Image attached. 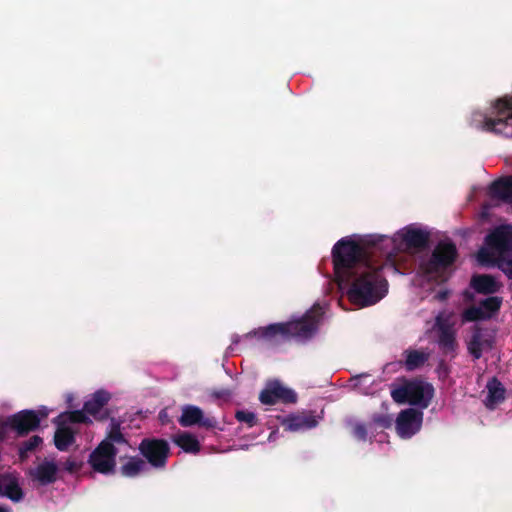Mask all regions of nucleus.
<instances>
[{
    "instance_id": "obj_1",
    "label": "nucleus",
    "mask_w": 512,
    "mask_h": 512,
    "mask_svg": "<svg viewBox=\"0 0 512 512\" xmlns=\"http://www.w3.org/2000/svg\"><path fill=\"white\" fill-rule=\"evenodd\" d=\"M395 240L370 235L360 241L350 237L338 240L332 248L333 269L338 285L355 305L367 307L379 302L388 291L383 270L396 271Z\"/></svg>"
},
{
    "instance_id": "obj_2",
    "label": "nucleus",
    "mask_w": 512,
    "mask_h": 512,
    "mask_svg": "<svg viewBox=\"0 0 512 512\" xmlns=\"http://www.w3.org/2000/svg\"><path fill=\"white\" fill-rule=\"evenodd\" d=\"M323 311L319 305H314L301 318L288 322L273 323L259 327L247 333V337L264 339L272 343L289 341L291 339L307 340L317 331Z\"/></svg>"
},
{
    "instance_id": "obj_3",
    "label": "nucleus",
    "mask_w": 512,
    "mask_h": 512,
    "mask_svg": "<svg viewBox=\"0 0 512 512\" xmlns=\"http://www.w3.org/2000/svg\"><path fill=\"white\" fill-rule=\"evenodd\" d=\"M434 396L432 384L419 379L405 380L391 390V397L398 404H410L422 409L427 408Z\"/></svg>"
},
{
    "instance_id": "obj_4",
    "label": "nucleus",
    "mask_w": 512,
    "mask_h": 512,
    "mask_svg": "<svg viewBox=\"0 0 512 512\" xmlns=\"http://www.w3.org/2000/svg\"><path fill=\"white\" fill-rule=\"evenodd\" d=\"M458 256L456 245L451 241H440L434 248L431 257L420 264L422 272L440 281H446V270L453 265Z\"/></svg>"
},
{
    "instance_id": "obj_5",
    "label": "nucleus",
    "mask_w": 512,
    "mask_h": 512,
    "mask_svg": "<svg viewBox=\"0 0 512 512\" xmlns=\"http://www.w3.org/2000/svg\"><path fill=\"white\" fill-rule=\"evenodd\" d=\"M493 116L485 117L482 128L496 135L512 137V96L495 102Z\"/></svg>"
},
{
    "instance_id": "obj_6",
    "label": "nucleus",
    "mask_w": 512,
    "mask_h": 512,
    "mask_svg": "<svg viewBox=\"0 0 512 512\" xmlns=\"http://www.w3.org/2000/svg\"><path fill=\"white\" fill-rule=\"evenodd\" d=\"M140 454L154 468H164L170 453V446L165 439L144 438L139 444Z\"/></svg>"
},
{
    "instance_id": "obj_7",
    "label": "nucleus",
    "mask_w": 512,
    "mask_h": 512,
    "mask_svg": "<svg viewBox=\"0 0 512 512\" xmlns=\"http://www.w3.org/2000/svg\"><path fill=\"white\" fill-rule=\"evenodd\" d=\"M117 453L118 450L113 444L109 441H101L90 454L88 462L94 471L110 474L114 472Z\"/></svg>"
},
{
    "instance_id": "obj_8",
    "label": "nucleus",
    "mask_w": 512,
    "mask_h": 512,
    "mask_svg": "<svg viewBox=\"0 0 512 512\" xmlns=\"http://www.w3.org/2000/svg\"><path fill=\"white\" fill-rule=\"evenodd\" d=\"M46 413H39L34 410H22L6 419L5 425L15 431L17 435L24 436L35 431L40 426L41 419Z\"/></svg>"
},
{
    "instance_id": "obj_9",
    "label": "nucleus",
    "mask_w": 512,
    "mask_h": 512,
    "mask_svg": "<svg viewBox=\"0 0 512 512\" xmlns=\"http://www.w3.org/2000/svg\"><path fill=\"white\" fill-rule=\"evenodd\" d=\"M259 400L264 405H274L277 402L294 404L297 402V394L294 390L284 387L279 380H270L260 392Z\"/></svg>"
},
{
    "instance_id": "obj_10",
    "label": "nucleus",
    "mask_w": 512,
    "mask_h": 512,
    "mask_svg": "<svg viewBox=\"0 0 512 512\" xmlns=\"http://www.w3.org/2000/svg\"><path fill=\"white\" fill-rule=\"evenodd\" d=\"M423 413L419 410L408 408L401 411L396 419V430L402 438H410L419 431Z\"/></svg>"
},
{
    "instance_id": "obj_11",
    "label": "nucleus",
    "mask_w": 512,
    "mask_h": 512,
    "mask_svg": "<svg viewBox=\"0 0 512 512\" xmlns=\"http://www.w3.org/2000/svg\"><path fill=\"white\" fill-rule=\"evenodd\" d=\"M435 326L438 332V345L440 350L445 355L454 357L456 355V349L458 347L456 341V333L452 326L442 318V316L436 317Z\"/></svg>"
},
{
    "instance_id": "obj_12",
    "label": "nucleus",
    "mask_w": 512,
    "mask_h": 512,
    "mask_svg": "<svg viewBox=\"0 0 512 512\" xmlns=\"http://www.w3.org/2000/svg\"><path fill=\"white\" fill-rule=\"evenodd\" d=\"M178 421L182 427L198 425L206 429H214L218 423L215 417H205L203 411L194 405L184 406Z\"/></svg>"
},
{
    "instance_id": "obj_13",
    "label": "nucleus",
    "mask_w": 512,
    "mask_h": 512,
    "mask_svg": "<svg viewBox=\"0 0 512 512\" xmlns=\"http://www.w3.org/2000/svg\"><path fill=\"white\" fill-rule=\"evenodd\" d=\"M492 344L493 339L486 333V330L477 325L473 327L467 349L474 359H480L483 350L492 348Z\"/></svg>"
},
{
    "instance_id": "obj_14",
    "label": "nucleus",
    "mask_w": 512,
    "mask_h": 512,
    "mask_svg": "<svg viewBox=\"0 0 512 512\" xmlns=\"http://www.w3.org/2000/svg\"><path fill=\"white\" fill-rule=\"evenodd\" d=\"M58 466L54 461L45 460L29 471L30 478L42 486L53 484L58 479Z\"/></svg>"
},
{
    "instance_id": "obj_15",
    "label": "nucleus",
    "mask_w": 512,
    "mask_h": 512,
    "mask_svg": "<svg viewBox=\"0 0 512 512\" xmlns=\"http://www.w3.org/2000/svg\"><path fill=\"white\" fill-rule=\"evenodd\" d=\"M470 287L478 294L492 295L497 293L502 285L490 274H475L470 280Z\"/></svg>"
},
{
    "instance_id": "obj_16",
    "label": "nucleus",
    "mask_w": 512,
    "mask_h": 512,
    "mask_svg": "<svg viewBox=\"0 0 512 512\" xmlns=\"http://www.w3.org/2000/svg\"><path fill=\"white\" fill-rule=\"evenodd\" d=\"M486 244L489 247L512 249V225L497 227L486 236Z\"/></svg>"
},
{
    "instance_id": "obj_17",
    "label": "nucleus",
    "mask_w": 512,
    "mask_h": 512,
    "mask_svg": "<svg viewBox=\"0 0 512 512\" xmlns=\"http://www.w3.org/2000/svg\"><path fill=\"white\" fill-rule=\"evenodd\" d=\"M489 194L492 198L512 204V176H506L493 181L489 187Z\"/></svg>"
},
{
    "instance_id": "obj_18",
    "label": "nucleus",
    "mask_w": 512,
    "mask_h": 512,
    "mask_svg": "<svg viewBox=\"0 0 512 512\" xmlns=\"http://www.w3.org/2000/svg\"><path fill=\"white\" fill-rule=\"evenodd\" d=\"M494 252V265L509 279L512 280V249L490 247Z\"/></svg>"
},
{
    "instance_id": "obj_19",
    "label": "nucleus",
    "mask_w": 512,
    "mask_h": 512,
    "mask_svg": "<svg viewBox=\"0 0 512 512\" xmlns=\"http://www.w3.org/2000/svg\"><path fill=\"white\" fill-rule=\"evenodd\" d=\"M402 241L408 248L424 249L429 242V233L418 228L408 227L402 234Z\"/></svg>"
},
{
    "instance_id": "obj_20",
    "label": "nucleus",
    "mask_w": 512,
    "mask_h": 512,
    "mask_svg": "<svg viewBox=\"0 0 512 512\" xmlns=\"http://www.w3.org/2000/svg\"><path fill=\"white\" fill-rule=\"evenodd\" d=\"M76 431L71 427L59 422L55 434L54 444L59 451H67L75 443Z\"/></svg>"
},
{
    "instance_id": "obj_21",
    "label": "nucleus",
    "mask_w": 512,
    "mask_h": 512,
    "mask_svg": "<svg viewBox=\"0 0 512 512\" xmlns=\"http://www.w3.org/2000/svg\"><path fill=\"white\" fill-rule=\"evenodd\" d=\"M110 394L104 390H98L84 403V411L95 418L102 408L109 402Z\"/></svg>"
},
{
    "instance_id": "obj_22",
    "label": "nucleus",
    "mask_w": 512,
    "mask_h": 512,
    "mask_svg": "<svg viewBox=\"0 0 512 512\" xmlns=\"http://www.w3.org/2000/svg\"><path fill=\"white\" fill-rule=\"evenodd\" d=\"M127 461L120 467V474L124 477L134 478L147 469L144 459L138 456L124 457Z\"/></svg>"
},
{
    "instance_id": "obj_23",
    "label": "nucleus",
    "mask_w": 512,
    "mask_h": 512,
    "mask_svg": "<svg viewBox=\"0 0 512 512\" xmlns=\"http://www.w3.org/2000/svg\"><path fill=\"white\" fill-rule=\"evenodd\" d=\"M5 478L1 496L9 498L13 502L21 501L24 498V493L19 485L18 478L11 473H6Z\"/></svg>"
},
{
    "instance_id": "obj_24",
    "label": "nucleus",
    "mask_w": 512,
    "mask_h": 512,
    "mask_svg": "<svg viewBox=\"0 0 512 512\" xmlns=\"http://www.w3.org/2000/svg\"><path fill=\"white\" fill-rule=\"evenodd\" d=\"M487 390L488 394L485 401L487 407L493 408L505 399V388L496 377L488 382Z\"/></svg>"
},
{
    "instance_id": "obj_25",
    "label": "nucleus",
    "mask_w": 512,
    "mask_h": 512,
    "mask_svg": "<svg viewBox=\"0 0 512 512\" xmlns=\"http://www.w3.org/2000/svg\"><path fill=\"white\" fill-rule=\"evenodd\" d=\"M404 354L406 355L404 367L407 371H414L420 368L429 358V354L419 350L408 349L405 350Z\"/></svg>"
},
{
    "instance_id": "obj_26",
    "label": "nucleus",
    "mask_w": 512,
    "mask_h": 512,
    "mask_svg": "<svg viewBox=\"0 0 512 512\" xmlns=\"http://www.w3.org/2000/svg\"><path fill=\"white\" fill-rule=\"evenodd\" d=\"M174 442L187 453H198L201 448L198 439L188 432L178 435Z\"/></svg>"
},
{
    "instance_id": "obj_27",
    "label": "nucleus",
    "mask_w": 512,
    "mask_h": 512,
    "mask_svg": "<svg viewBox=\"0 0 512 512\" xmlns=\"http://www.w3.org/2000/svg\"><path fill=\"white\" fill-rule=\"evenodd\" d=\"M502 302V297L489 296L481 300L479 305L483 309V313L489 315V319H491L495 314L499 312Z\"/></svg>"
},
{
    "instance_id": "obj_28",
    "label": "nucleus",
    "mask_w": 512,
    "mask_h": 512,
    "mask_svg": "<svg viewBox=\"0 0 512 512\" xmlns=\"http://www.w3.org/2000/svg\"><path fill=\"white\" fill-rule=\"evenodd\" d=\"M88 413H86L83 410H75L71 412H66L64 414H61L58 418L61 420L62 423L66 425L67 422L69 423H84L89 424L91 423L90 418L87 416Z\"/></svg>"
},
{
    "instance_id": "obj_29",
    "label": "nucleus",
    "mask_w": 512,
    "mask_h": 512,
    "mask_svg": "<svg viewBox=\"0 0 512 512\" xmlns=\"http://www.w3.org/2000/svg\"><path fill=\"white\" fill-rule=\"evenodd\" d=\"M103 441H109V443L113 444H122L127 443L123 433L121 432L120 423L115 419L111 420L110 429L106 435V438Z\"/></svg>"
},
{
    "instance_id": "obj_30",
    "label": "nucleus",
    "mask_w": 512,
    "mask_h": 512,
    "mask_svg": "<svg viewBox=\"0 0 512 512\" xmlns=\"http://www.w3.org/2000/svg\"><path fill=\"white\" fill-rule=\"evenodd\" d=\"M462 319L465 322H476L489 320V315L483 313V309L478 306H470L462 313Z\"/></svg>"
},
{
    "instance_id": "obj_31",
    "label": "nucleus",
    "mask_w": 512,
    "mask_h": 512,
    "mask_svg": "<svg viewBox=\"0 0 512 512\" xmlns=\"http://www.w3.org/2000/svg\"><path fill=\"white\" fill-rule=\"evenodd\" d=\"M42 443V438L38 435H33L28 440L23 441L19 446V455L24 458L28 453L34 451Z\"/></svg>"
},
{
    "instance_id": "obj_32",
    "label": "nucleus",
    "mask_w": 512,
    "mask_h": 512,
    "mask_svg": "<svg viewBox=\"0 0 512 512\" xmlns=\"http://www.w3.org/2000/svg\"><path fill=\"white\" fill-rule=\"evenodd\" d=\"M235 418L239 422L246 423L248 427H253L257 424V418L256 415L253 412L245 411V410H238L235 413Z\"/></svg>"
},
{
    "instance_id": "obj_33",
    "label": "nucleus",
    "mask_w": 512,
    "mask_h": 512,
    "mask_svg": "<svg viewBox=\"0 0 512 512\" xmlns=\"http://www.w3.org/2000/svg\"><path fill=\"white\" fill-rule=\"evenodd\" d=\"M317 424V421L313 417H295L291 420L290 426L298 429L302 427L313 428Z\"/></svg>"
},
{
    "instance_id": "obj_34",
    "label": "nucleus",
    "mask_w": 512,
    "mask_h": 512,
    "mask_svg": "<svg viewBox=\"0 0 512 512\" xmlns=\"http://www.w3.org/2000/svg\"><path fill=\"white\" fill-rule=\"evenodd\" d=\"M82 467V462L81 461H77L76 459L74 458H68L65 463H64V469L73 474V473H77L78 471H80Z\"/></svg>"
},
{
    "instance_id": "obj_35",
    "label": "nucleus",
    "mask_w": 512,
    "mask_h": 512,
    "mask_svg": "<svg viewBox=\"0 0 512 512\" xmlns=\"http://www.w3.org/2000/svg\"><path fill=\"white\" fill-rule=\"evenodd\" d=\"M373 421L380 427L389 428L392 424V419L388 415H375Z\"/></svg>"
},
{
    "instance_id": "obj_36",
    "label": "nucleus",
    "mask_w": 512,
    "mask_h": 512,
    "mask_svg": "<svg viewBox=\"0 0 512 512\" xmlns=\"http://www.w3.org/2000/svg\"><path fill=\"white\" fill-rule=\"evenodd\" d=\"M353 435L358 439V440H366L367 438V429H366V426L364 424H356L354 427H353Z\"/></svg>"
},
{
    "instance_id": "obj_37",
    "label": "nucleus",
    "mask_w": 512,
    "mask_h": 512,
    "mask_svg": "<svg viewBox=\"0 0 512 512\" xmlns=\"http://www.w3.org/2000/svg\"><path fill=\"white\" fill-rule=\"evenodd\" d=\"M212 395L217 399L229 398L231 396V391L228 389L215 390Z\"/></svg>"
},
{
    "instance_id": "obj_38",
    "label": "nucleus",
    "mask_w": 512,
    "mask_h": 512,
    "mask_svg": "<svg viewBox=\"0 0 512 512\" xmlns=\"http://www.w3.org/2000/svg\"><path fill=\"white\" fill-rule=\"evenodd\" d=\"M449 294L450 292L448 290H440L435 294L434 298L442 302L448 299Z\"/></svg>"
},
{
    "instance_id": "obj_39",
    "label": "nucleus",
    "mask_w": 512,
    "mask_h": 512,
    "mask_svg": "<svg viewBox=\"0 0 512 512\" xmlns=\"http://www.w3.org/2000/svg\"><path fill=\"white\" fill-rule=\"evenodd\" d=\"M0 512H8L4 507L0 506Z\"/></svg>"
}]
</instances>
